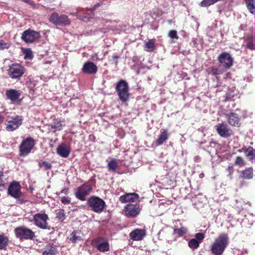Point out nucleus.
Here are the masks:
<instances>
[{
  "mask_svg": "<svg viewBox=\"0 0 255 255\" xmlns=\"http://www.w3.org/2000/svg\"><path fill=\"white\" fill-rule=\"evenodd\" d=\"M229 238L226 234H221L211 247V251L215 255H221L228 245Z\"/></svg>",
  "mask_w": 255,
  "mask_h": 255,
  "instance_id": "obj_1",
  "label": "nucleus"
},
{
  "mask_svg": "<svg viewBox=\"0 0 255 255\" xmlns=\"http://www.w3.org/2000/svg\"><path fill=\"white\" fill-rule=\"evenodd\" d=\"M88 205L94 212L100 213L104 209L105 202L99 197L92 196L88 200Z\"/></svg>",
  "mask_w": 255,
  "mask_h": 255,
  "instance_id": "obj_2",
  "label": "nucleus"
},
{
  "mask_svg": "<svg viewBox=\"0 0 255 255\" xmlns=\"http://www.w3.org/2000/svg\"><path fill=\"white\" fill-rule=\"evenodd\" d=\"M25 67L19 64L14 63L9 66L7 70L8 75L12 79H19L25 73Z\"/></svg>",
  "mask_w": 255,
  "mask_h": 255,
  "instance_id": "obj_3",
  "label": "nucleus"
},
{
  "mask_svg": "<svg viewBox=\"0 0 255 255\" xmlns=\"http://www.w3.org/2000/svg\"><path fill=\"white\" fill-rule=\"evenodd\" d=\"M116 90L118 93L120 99L123 102L127 101L129 98L128 86L127 82L121 80L117 83Z\"/></svg>",
  "mask_w": 255,
  "mask_h": 255,
  "instance_id": "obj_4",
  "label": "nucleus"
},
{
  "mask_svg": "<svg viewBox=\"0 0 255 255\" xmlns=\"http://www.w3.org/2000/svg\"><path fill=\"white\" fill-rule=\"evenodd\" d=\"M22 118L20 116H9L5 120V129L13 131L17 129L22 124Z\"/></svg>",
  "mask_w": 255,
  "mask_h": 255,
  "instance_id": "obj_5",
  "label": "nucleus"
},
{
  "mask_svg": "<svg viewBox=\"0 0 255 255\" xmlns=\"http://www.w3.org/2000/svg\"><path fill=\"white\" fill-rule=\"evenodd\" d=\"M35 144L34 140L31 137H27L24 139L19 146V152L21 156L28 155Z\"/></svg>",
  "mask_w": 255,
  "mask_h": 255,
  "instance_id": "obj_6",
  "label": "nucleus"
},
{
  "mask_svg": "<svg viewBox=\"0 0 255 255\" xmlns=\"http://www.w3.org/2000/svg\"><path fill=\"white\" fill-rule=\"evenodd\" d=\"M15 236L17 238L25 240H33L35 234L31 230L24 227L16 228L14 230Z\"/></svg>",
  "mask_w": 255,
  "mask_h": 255,
  "instance_id": "obj_7",
  "label": "nucleus"
},
{
  "mask_svg": "<svg viewBox=\"0 0 255 255\" xmlns=\"http://www.w3.org/2000/svg\"><path fill=\"white\" fill-rule=\"evenodd\" d=\"M49 21L55 25H66L70 23V20L65 14L59 15L57 12H53L49 17Z\"/></svg>",
  "mask_w": 255,
  "mask_h": 255,
  "instance_id": "obj_8",
  "label": "nucleus"
},
{
  "mask_svg": "<svg viewBox=\"0 0 255 255\" xmlns=\"http://www.w3.org/2000/svg\"><path fill=\"white\" fill-rule=\"evenodd\" d=\"M40 37L39 32L32 30L31 29H27L24 31L21 35V39L27 43H31L36 40H37Z\"/></svg>",
  "mask_w": 255,
  "mask_h": 255,
  "instance_id": "obj_9",
  "label": "nucleus"
},
{
  "mask_svg": "<svg viewBox=\"0 0 255 255\" xmlns=\"http://www.w3.org/2000/svg\"><path fill=\"white\" fill-rule=\"evenodd\" d=\"M92 191V188L90 185H82L79 187L75 192L76 197L81 201L86 200V197Z\"/></svg>",
  "mask_w": 255,
  "mask_h": 255,
  "instance_id": "obj_10",
  "label": "nucleus"
},
{
  "mask_svg": "<svg viewBox=\"0 0 255 255\" xmlns=\"http://www.w3.org/2000/svg\"><path fill=\"white\" fill-rule=\"evenodd\" d=\"M220 65L227 70L233 65V59L231 55L226 52L220 54L218 57Z\"/></svg>",
  "mask_w": 255,
  "mask_h": 255,
  "instance_id": "obj_11",
  "label": "nucleus"
},
{
  "mask_svg": "<svg viewBox=\"0 0 255 255\" xmlns=\"http://www.w3.org/2000/svg\"><path fill=\"white\" fill-rule=\"evenodd\" d=\"M216 129L218 133L224 138H227L231 136L232 133V130L228 126L224 123L218 124L216 126Z\"/></svg>",
  "mask_w": 255,
  "mask_h": 255,
  "instance_id": "obj_12",
  "label": "nucleus"
},
{
  "mask_svg": "<svg viewBox=\"0 0 255 255\" xmlns=\"http://www.w3.org/2000/svg\"><path fill=\"white\" fill-rule=\"evenodd\" d=\"M8 192L9 195L15 199L20 197L21 191L19 183L17 182L11 183L8 188Z\"/></svg>",
  "mask_w": 255,
  "mask_h": 255,
  "instance_id": "obj_13",
  "label": "nucleus"
},
{
  "mask_svg": "<svg viewBox=\"0 0 255 255\" xmlns=\"http://www.w3.org/2000/svg\"><path fill=\"white\" fill-rule=\"evenodd\" d=\"M82 71L85 74H95L98 71V67L93 62L87 61L84 64Z\"/></svg>",
  "mask_w": 255,
  "mask_h": 255,
  "instance_id": "obj_14",
  "label": "nucleus"
},
{
  "mask_svg": "<svg viewBox=\"0 0 255 255\" xmlns=\"http://www.w3.org/2000/svg\"><path fill=\"white\" fill-rule=\"evenodd\" d=\"M21 93L20 90L10 89L6 91L5 95L7 99L12 103H14L19 100Z\"/></svg>",
  "mask_w": 255,
  "mask_h": 255,
  "instance_id": "obj_15",
  "label": "nucleus"
},
{
  "mask_svg": "<svg viewBox=\"0 0 255 255\" xmlns=\"http://www.w3.org/2000/svg\"><path fill=\"white\" fill-rule=\"evenodd\" d=\"M146 235V231L144 229H136L129 234L130 239L133 241H141Z\"/></svg>",
  "mask_w": 255,
  "mask_h": 255,
  "instance_id": "obj_16",
  "label": "nucleus"
},
{
  "mask_svg": "<svg viewBox=\"0 0 255 255\" xmlns=\"http://www.w3.org/2000/svg\"><path fill=\"white\" fill-rule=\"evenodd\" d=\"M70 146L64 143L60 144L56 149L57 154L63 158L68 157L70 153Z\"/></svg>",
  "mask_w": 255,
  "mask_h": 255,
  "instance_id": "obj_17",
  "label": "nucleus"
},
{
  "mask_svg": "<svg viewBox=\"0 0 255 255\" xmlns=\"http://www.w3.org/2000/svg\"><path fill=\"white\" fill-rule=\"evenodd\" d=\"M126 214L130 217H135L139 213V208L138 205L128 204L125 207Z\"/></svg>",
  "mask_w": 255,
  "mask_h": 255,
  "instance_id": "obj_18",
  "label": "nucleus"
},
{
  "mask_svg": "<svg viewBox=\"0 0 255 255\" xmlns=\"http://www.w3.org/2000/svg\"><path fill=\"white\" fill-rule=\"evenodd\" d=\"M226 119L228 121L229 124L235 127H239L240 125V120L238 115L234 113H230L226 114Z\"/></svg>",
  "mask_w": 255,
  "mask_h": 255,
  "instance_id": "obj_19",
  "label": "nucleus"
},
{
  "mask_svg": "<svg viewBox=\"0 0 255 255\" xmlns=\"http://www.w3.org/2000/svg\"><path fill=\"white\" fill-rule=\"evenodd\" d=\"M97 247L100 251L103 252L109 250V245L108 241L102 238H99L97 239Z\"/></svg>",
  "mask_w": 255,
  "mask_h": 255,
  "instance_id": "obj_20",
  "label": "nucleus"
},
{
  "mask_svg": "<svg viewBox=\"0 0 255 255\" xmlns=\"http://www.w3.org/2000/svg\"><path fill=\"white\" fill-rule=\"evenodd\" d=\"M138 196L135 193H128L120 197V201L122 203L135 202L137 200Z\"/></svg>",
  "mask_w": 255,
  "mask_h": 255,
  "instance_id": "obj_21",
  "label": "nucleus"
},
{
  "mask_svg": "<svg viewBox=\"0 0 255 255\" xmlns=\"http://www.w3.org/2000/svg\"><path fill=\"white\" fill-rule=\"evenodd\" d=\"M227 70L222 66L220 64L218 66L210 67L207 69V72L209 74L212 75H220L226 71Z\"/></svg>",
  "mask_w": 255,
  "mask_h": 255,
  "instance_id": "obj_22",
  "label": "nucleus"
},
{
  "mask_svg": "<svg viewBox=\"0 0 255 255\" xmlns=\"http://www.w3.org/2000/svg\"><path fill=\"white\" fill-rule=\"evenodd\" d=\"M168 130L163 129V131L160 132L158 138L155 141L156 146L162 145L168 138Z\"/></svg>",
  "mask_w": 255,
  "mask_h": 255,
  "instance_id": "obj_23",
  "label": "nucleus"
},
{
  "mask_svg": "<svg viewBox=\"0 0 255 255\" xmlns=\"http://www.w3.org/2000/svg\"><path fill=\"white\" fill-rule=\"evenodd\" d=\"M65 126L64 122L59 119H54L53 123L51 125V128L54 129V131L60 130Z\"/></svg>",
  "mask_w": 255,
  "mask_h": 255,
  "instance_id": "obj_24",
  "label": "nucleus"
},
{
  "mask_svg": "<svg viewBox=\"0 0 255 255\" xmlns=\"http://www.w3.org/2000/svg\"><path fill=\"white\" fill-rule=\"evenodd\" d=\"M253 169L250 167L247 168L244 170H243L240 176L244 179H251L253 177Z\"/></svg>",
  "mask_w": 255,
  "mask_h": 255,
  "instance_id": "obj_25",
  "label": "nucleus"
},
{
  "mask_svg": "<svg viewBox=\"0 0 255 255\" xmlns=\"http://www.w3.org/2000/svg\"><path fill=\"white\" fill-rule=\"evenodd\" d=\"M47 219L48 216L44 213L37 214L34 216L35 223H46Z\"/></svg>",
  "mask_w": 255,
  "mask_h": 255,
  "instance_id": "obj_26",
  "label": "nucleus"
},
{
  "mask_svg": "<svg viewBox=\"0 0 255 255\" xmlns=\"http://www.w3.org/2000/svg\"><path fill=\"white\" fill-rule=\"evenodd\" d=\"M8 238L3 234H0V250H5L8 244Z\"/></svg>",
  "mask_w": 255,
  "mask_h": 255,
  "instance_id": "obj_27",
  "label": "nucleus"
},
{
  "mask_svg": "<svg viewBox=\"0 0 255 255\" xmlns=\"http://www.w3.org/2000/svg\"><path fill=\"white\" fill-rule=\"evenodd\" d=\"M107 167L109 171L115 172L118 168V163L117 159L112 158L109 161H108Z\"/></svg>",
  "mask_w": 255,
  "mask_h": 255,
  "instance_id": "obj_28",
  "label": "nucleus"
},
{
  "mask_svg": "<svg viewBox=\"0 0 255 255\" xmlns=\"http://www.w3.org/2000/svg\"><path fill=\"white\" fill-rule=\"evenodd\" d=\"M242 150L245 153L246 156L250 159H253V156L255 153V149L252 147L249 146L248 148L243 147Z\"/></svg>",
  "mask_w": 255,
  "mask_h": 255,
  "instance_id": "obj_29",
  "label": "nucleus"
},
{
  "mask_svg": "<svg viewBox=\"0 0 255 255\" xmlns=\"http://www.w3.org/2000/svg\"><path fill=\"white\" fill-rule=\"evenodd\" d=\"M246 4L249 11L255 15V0H246Z\"/></svg>",
  "mask_w": 255,
  "mask_h": 255,
  "instance_id": "obj_30",
  "label": "nucleus"
},
{
  "mask_svg": "<svg viewBox=\"0 0 255 255\" xmlns=\"http://www.w3.org/2000/svg\"><path fill=\"white\" fill-rule=\"evenodd\" d=\"M56 248L51 246H47L43 252L42 255H56Z\"/></svg>",
  "mask_w": 255,
  "mask_h": 255,
  "instance_id": "obj_31",
  "label": "nucleus"
},
{
  "mask_svg": "<svg viewBox=\"0 0 255 255\" xmlns=\"http://www.w3.org/2000/svg\"><path fill=\"white\" fill-rule=\"evenodd\" d=\"M155 47V40L153 39L148 40L145 44V50L147 52L153 51Z\"/></svg>",
  "mask_w": 255,
  "mask_h": 255,
  "instance_id": "obj_32",
  "label": "nucleus"
},
{
  "mask_svg": "<svg viewBox=\"0 0 255 255\" xmlns=\"http://www.w3.org/2000/svg\"><path fill=\"white\" fill-rule=\"evenodd\" d=\"M246 46L248 49L255 50V36L247 40Z\"/></svg>",
  "mask_w": 255,
  "mask_h": 255,
  "instance_id": "obj_33",
  "label": "nucleus"
},
{
  "mask_svg": "<svg viewBox=\"0 0 255 255\" xmlns=\"http://www.w3.org/2000/svg\"><path fill=\"white\" fill-rule=\"evenodd\" d=\"M80 233L77 231H74L72 233L69 238V240L72 243H75L81 240L80 236Z\"/></svg>",
  "mask_w": 255,
  "mask_h": 255,
  "instance_id": "obj_34",
  "label": "nucleus"
},
{
  "mask_svg": "<svg viewBox=\"0 0 255 255\" xmlns=\"http://www.w3.org/2000/svg\"><path fill=\"white\" fill-rule=\"evenodd\" d=\"M75 15L80 19L85 22L88 21L89 19L92 17V15L86 13H84V15H82L81 11L77 12Z\"/></svg>",
  "mask_w": 255,
  "mask_h": 255,
  "instance_id": "obj_35",
  "label": "nucleus"
},
{
  "mask_svg": "<svg viewBox=\"0 0 255 255\" xmlns=\"http://www.w3.org/2000/svg\"><path fill=\"white\" fill-rule=\"evenodd\" d=\"M199 241L196 239H193L189 242L188 245L190 248L195 249L199 247Z\"/></svg>",
  "mask_w": 255,
  "mask_h": 255,
  "instance_id": "obj_36",
  "label": "nucleus"
},
{
  "mask_svg": "<svg viewBox=\"0 0 255 255\" xmlns=\"http://www.w3.org/2000/svg\"><path fill=\"white\" fill-rule=\"evenodd\" d=\"M24 54L25 59L31 60L33 57L32 51L30 48L26 49L24 51Z\"/></svg>",
  "mask_w": 255,
  "mask_h": 255,
  "instance_id": "obj_37",
  "label": "nucleus"
},
{
  "mask_svg": "<svg viewBox=\"0 0 255 255\" xmlns=\"http://www.w3.org/2000/svg\"><path fill=\"white\" fill-rule=\"evenodd\" d=\"M10 45V42H5L4 40L0 39V50L7 49Z\"/></svg>",
  "mask_w": 255,
  "mask_h": 255,
  "instance_id": "obj_38",
  "label": "nucleus"
},
{
  "mask_svg": "<svg viewBox=\"0 0 255 255\" xmlns=\"http://www.w3.org/2000/svg\"><path fill=\"white\" fill-rule=\"evenodd\" d=\"M174 232L176 234H178L180 236H182L187 232V229L184 227L175 229Z\"/></svg>",
  "mask_w": 255,
  "mask_h": 255,
  "instance_id": "obj_39",
  "label": "nucleus"
},
{
  "mask_svg": "<svg viewBox=\"0 0 255 255\" xmlns=\"http://www.w3.org/2000/svg\"><path fill=\"white\" fill-rule=\"evenodd\" d=\"M56 218H58L60 221H62L64 219V211L61 209H59L56 211Z\"/></svg>",
  "mask_w": 255,
  "mask_h": 255,
  "instance_id": "obj_40",
  "label": "nucleus"
},
{
  "mask_svg": "<svg viewBox=\"0 0 255 255\" xmlns=\"http://www.w3.org/2000/svg\"><path fill=\"white\" fill-rule=\"evenodd\" d=\"M40 166L41 168H43L45 170L50 169L52 167L51 164L47 161H42L40 163Z\"/></svg>",
  "mask_w": 255,
  "mask_h": 255,
  "instance_id": "obj_41",
  "label": "nucleus"
},
{
  "mask_svg": "<svg viewBox=\"0 0 255 255\" xmlns=\"http://www.w3.org/2000/svg\"><path fill=\"white\" fill-rule=\"evenodd\" d=\"M168 36L171 39H178L179 37L177 34V31L175 30H171L169 31L168 33Z\"/></svg>",
  "mask_w": 255,
  "mask_h": 255,
  "instance_id": "obj_42",
  "label": "nucleus"
},
{
  "mask_svg": "<svg viewBox=\"0 0 255 255\" xmlns=\"http://www.w3.org/2000/svg\"><path fill=\"white\" fill-rule=\"evenodd\" d=\"M235 163L237 165L242 166L244 164L243 158L240 156H238L235 160Z\"/></svg>",
  "mask_w": 255,
  "mask_h": 255,
  "instance_id": "obj_43",
  "label": "nucleus"
},
{
  "mask_svg": "<svg viewBox=\"0 0 255 255\" xmlns=\"http://www.w3.org/2000/svg\"><path fill=\"white\" fill-rule=\"evenodd\" d=\"M3 171L0 170V191L2 190L4 187V182L1 177L3 176Z\"/></svg>",
  "mask_w": 255,
  "mask_h": 255,
  "instance_id": "obj_44",
  "label": "nucleus"
},
{
  "mask_svg": "<svg viewBox=\"0 0 255 255\" xmlns=\"http://www.w3.org/2000/svg\"><path fill=\"white\" fill-rule=\"evenodd\" d=\"M70 198L68 197H63L61 199V201L63 204H68L70 203Z\"/></svg>",
  "mask_w": 255,
  "mask_h": 255,
  "instance_id": "obj_45",
  "label": "nucleus"
},
{
  "mask_svg": "<svg viewBox=\"0 0 255 255\" xmlns=\"http://www.w3.org/2000/svg\"><path fill=\"white\" fill-rule=\"evenodd\" d=\"M195 239L199 241V243H200L201 241L204 239V236L203 233H199L195 235Z\"/></svg>",
  "mask_w": 255,
  "mask_h": 255,
  "instance_id": "obj_46",
  "label": "nucleus"
},
{
  "mask_svg": "<svg viewBox=\"0 0 255 255\" xmlns=\"http://www.w3.org/2000/svg\"><path fill=\"white\" fill-rule=\"evenodd\" d=\"M236 202L238 203H241V205H239V206H237V207L239 209V210H241L243 209V206H242V202H243V201L242 200V199H239V200H236Z\"/></svg>",
  "mask_w": 255,
  "mask_h": 255,
  "instance_id": "obj_47",
  "label": "nucleus"
},
{
  "mask_svg": "<svg viewBox=\"0 0 255 255\" xmlns=\"http://www.w3.org/2000/svg\"><path fill=\"white\" fill-rule=\"evenodd\" d=\"M40 228L45 229L49 228L48 224H37Z\"/></svg>",
  "mask_w": 255,
  "mask_h": 255,
  "instance_id": "obj_48",
  "label": "nucleus"
},
{
  "mask_svg": "<svg viewBox=\"0 0 255 255\" xmlns=\"http://www.w3.org/2000/svg\"><path fill=\"white\" fill-rule=\"evenodd\" d=\"M234 96V94L231 93H227L226 94V99H230L231 98L233 97Z\"/></svg>",
  "mask_w": 255,
  "mask_h": 255,
  "instance_id": "obj_49",
  "label": "nucleus"
},
{
  "mask_svg": "<svg viewBox=\"0 0 255 255\" xmlns=\"http://www.w3.org/2000/svg\"><path fill=\"white\" fill-rule=\"evenodd\" d=\"M217 91L221 92L223 90L222 86L221 84L218 83L217 85Z\"/></svg>",
  "mask_w": 255,
  "mask_h": 255,
  "instance_id": "obj_50",
  "label": "nucleus"
},
{
  "mask_svg": "<svg viewBox=\"0 0 255 255\" xmlns=\"http://www.w3.org/2000/svg\"><path fill=\"white\" fill-rule=\"evenodd\" d=\"M68 192V188H64L62 189L61 191V193L64 194H67Z\"/></svg>",
  "mask_w": 255,
  "mask_h": 255,
  "instance_id": "obj_51",
  "label": "nucleus"
},
{
  "mask_svg": "<svg viewBox=\"0 0 255 255\" xmlns=\"http://www.w3.org/2000/svg\"><path fill=\"white\" fill-rule=\"evenodd\" d=\"M3 120H4V119H3V116L0 113V124L2 123L3 122Z\"/></svg>",
  "mask_w": 255,
  "mask_h": 255,
  "instance_id": "obj_52",
  "label": "nucleus"
},
{
  "mask_svg": "<svg viewBox=\"0 0 255 255\" xmlns=\"http://www.w3.org/2000/svg\"><path fill=\"white\" fill-rule=\"evenodd\" d=\"M228 169L229 170V175H231V173H232L233 171V168L232 167H229Z\"/></svg>",
  "mask_w": 255,
  "mask_h": 255,
  "instance_id": "obj_53",
  "label": "nucleus"
},
{
  "mask_svg": "<svg viewBox=\"0 0 255 255\" xmlns=\"http://www.w3.org/2000/svg\"><path fill=\"white\" fill-rule=\"evenodd\" d=\"M24 1L30 4H32L33 2V1H30L29 0H24Z\"/></svg>",
  "mask_w": 255,
  "mask_h": 255,
  "instance_id": "obj_54",
  "label": "nucleus"
},
{
  "mask_svg": "<svg viewBox=\"0 0 255 255\" xmlns=\"http://www.w3.org/2000/svg\"><path fill=\"white\" fill-rule=\"evenodd\" d=\"M100 5V3H98L97 4H96L94 7V9H95L97 7L99 6Z\"/></svg>",
  "mask_w": 255,
  "mask_h": 255,
  "instance_id": "obj_55",
  "label": "nucleus"
},
{
  "mask_svg": "<svg viewBox=\"0 0 255 255\" xmlns=\"http://www.w3.org/2000/svg\"><path fill=\"white\" fill-rule=\"evenodd\" d=\"M113 58H118V56H116V55H114V56H113Z\"/></svg>",
  "mask_w": 255,
  "mask_h": 255,
  "instance_id": "obj_56",
  "label": "nucleus"
},
{
  "mask_svg": "<svg viewBox=\"0 0 255 255\" xmlns=\"http://www.w3.org/2000/svg\"><path fill=\"white\" fill-rule=\"evenodd\" d=\"M253 159H255V154H254V155L253 156Z\"/></svg>",
  "mask_w": 255,
  "mask_h": 255,
  "instance_id": "obj_57",
  "label": "nucleus"
}]
</instances>
